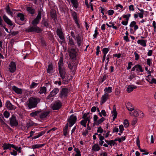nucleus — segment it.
I'll return each instance as SVG.
<instances>
[{
  "label": "nucleus",
  "instance_id": "obj_46",
  "mask_svg": "<svg viewBox=\"0 0 156 156\" xmlns=\"http://www.w3.org/2000/svg\"><path fill=\"white\" fill-rule=\"evenodd\" d=\"M102 51L104 55H106V54L109 51V49L107 48H105L103 49Z\"/></svg>",
  "mask_w": 156,
  "mask_h": 156
},
{
  "label": "nucleus",
  "instance_id": "obj_7",
  "mask_svg": "<svg viewBox=\"0 0 156 156\" xmlns=\"http://www.w3.org/2000/svg\"><path fill=\"white\" fill-rule=\"evenodd\" d=\"M68 52L69 53V56L71 58L74 59L76 58L77 54L76 49H69L68 51Z\"/></svg>",
  "mask_w": 156,
  "mask_h": 156
},
{
  "label": "nucleus",
  "instance_id": "obj_35",
  "mask_svg": "<svg viewBox=\"0 0 156 156\" xmlns=\"http://www.w3.org/2000/svg\"><path fill=\"white\" fill-rule=\"evenodd\" d=\"M112 89L111 87H106L104 89V91L105 92L108 93H111L112 92Z\"/></svg>",
  "mask_w": 156,
  "mask_h": 156
},
{
  "label": "nucleus",
  "instance_id": "obj_2",
  "mask_svg": "<svg viewBox=\"0 0 156 156\" xmlns=\"http://www.w3.org/2000/svg\"><path fill=\"white\" fill-rule=\"evenodd\" d=\"M41 99L39 98L32 97L28 99L27 106L30 109L37 107V104L40 103Z\"/></svg>",
  "mask_w": 156,
  "mask_h": 156
},
{
  "label": "nucleus",
  "instance_id": "obj_31",
  "mask_svg": "<svg viewBox=\"0 0 156 156\" xmlns=\"http://www.w3.org/2000/svg\"><path fill=\"white\" fill-rule=\"evenodd\" d=\"M45 133V131H42L41 132H40L38 134V135L35 136H34L32 137L33 139H35L41 136L44 135Z\"/></svg>",
  "mask_w": 156,
  "mask_h": 156
},
{
  "label": "nucleus",
  "instance_id": "obj_36",
  "mask_svg": "<svg viewBox=\"0 0 156 156\" xmlns=\"http://www.w3.org/2000/svg\"><path fill=\"white\" fill-rule=\"evenodd\" d=\"M51 16L52 18L55 19L56 17V14L54 10L52 9L51 10Z\"/></svg>",
  "mask_w": 156,
  "mask_h": 156
},
{
  "label": "nucleus",
  "instance_id": "obj_12",
  "mask_svg": "<svg viewBox=\"0 0 156 156\" xmlns=\"http://www.w3.org/2000/svg\"><path fill=\"white\" fill-rule=\"evenodd\" d=\"M108 98V94L106 93L103 95L101 98V100L100 102L101 105H102L106 101Z\"/></svg>",
  "mask_w": 156,
  "mask_h": 156
},
{
  "label": "nucleus",
  "instance_id": "obj_23",
  "mask_svg": "<svg viewBox=\"0 0 156 156\" xmlns=\"http://www.w3.org/2000/svg\"><path fill=\"white\" fill-rule=\"evenodd\" d=\"M126 107L127 109L130 111H132L134 109L132 107V105L130 102L127 103L126 105Z\"/></svg>",
  "mask_w": 156,
  "mask_h": 156
},
{
  "label": "nucleus",
  "instance_id": "obj_44",
  "mask_svg": "<svg viewBox=\"0 0 156 156\" xmlns=\"http://www.w3.org/2000/svg\"><path fill=\"white\" fill-rule=\"evenodd\" d=\"M90 114L89 112H87V113H85L83 115L82 118V119H86L87 117H89L90 118V116L89 115Z\"/></svg>",
  "mask_w": 156,
  "mask_h": 156
},
{
  "label": "nucleus",
  "instance_id": "obj_18",
  "mask_svg": "<svg viewBox=\"0 0 156 156\" xmlns=\"http://www.w3.org/2000/svg\"><path fill=\"white\" fill-rule=\"evenodd\" d=\"M146 40H139L137 41V43L143 47H146L147 46Z\"/></svg>",
  "mask_w": 156,
  "mask_h": 156
},
{
  "label": "nucleus",
  "instance_id": "obj_9",
  "mask_svg": "<svg viewBox=\"0 0 156 156\" xmlns=\"http://www.w3.org/2000/svg\"><path fill=\"white\" fill-rule=\"evenodd\" d=\"M9 69V71L12 73L14 72L16 70V64L15 62L12 61L10 63Z\"/></svg>",
  "mask_w": 156,
  "mask_h": 156
},
{
  "label": "nucleus",
  "instance_id": "obj_39",
  "mask_svg": "<svg viewBox=\"0 0 156 156\" xmlns=\"http://www.w3.org/2000/svg\"><path fill=\"white\" fill-rule=\"evenodd\" d=\"M52 71V65L49 64L48 67L47 72L49 73H51Z\"/></svg>",
  "mask_w": 156,
  "mask_h": 156
},
{
  "label": "nucleus",
  "instance_id": "obj_38",
  "mask_svg": "<svg viewBox=\"0 0 156 156\" xmlns=\"http://www.w3.org/2000/svg\"><path fill=\"white\" fill-rule=\"evenodd\" d=\"M84 119L82 120L80 122V124L83 126L84 127H86V119Z\"/></svg>",
  "mask_w": 156,
  "mask_h": 156
},
{
  "label": "nucleus",
  "instance_id": "obj_47",
  "mask_svg": "<svg viewBox=\"0 0 156 156\" xmlns=\"http://www.w3.org/2000/svg\"><path fill=\"white\" fill-rule=\"evenodd\" d=\"M4 115L6 118H8L9 116V113L6 111H5L4 112Z\"/></svg>",
  "mask_w": 156,
  "mask_h": 156
},
{
  "label": "nucleus",
  "instance_id": "obj_28",
  "mask_svg": "<svg viewBox=\"0 0 156 156\" xmlns=\"http://www.w3.org/2000/svg\"><path fill=\"white\" fill-rule=\"evenodd\" d=\"M68 123H67L65 127L64 128L63 130V135L66 136L67 135V130H68Z\"/></svg>",
  "mask_w": 156,
  "mask_h": 156
},
{
  "label": "nucleus",
  "instance_id": "obj_63",
  "mask_svg": "<svg viewBox=\"0 0 156 156\" xmlns=\"http://www.w3.org/2000/svg\"><path fill=\"white\" fill-rule=\"evenodd\" d=\"M132 65H133V64L132 62H129L128 63V66L127 68V69L129 70V69H130L131 67V66H132Z\"/></svg>",
  "mask_w": 156,
  "mask_h": 156
},
{
  "label": "nucleus",
  "instance_id": "obj_27",
  "mask_svg": "<svg viewBox=\"0 0 156 156\" xmlns=\"http://www.w3.org/2000/svg\"><path fill=\"white\" fill-rule=\"evenodd\" d=\"M112 112L113 113V115H114L112 119L114 121L115 120V119L117 117V113L116 111V108L115 107V105L114 106L113 108V111Z\"/></svg>",
  "mask_w": 156,
  "mask_h": 156
},
{
  "label": "nucleus",
  "instance_id": "obj_58",
  "mask_svg": "<svg viewBox=\"0 0 156 156\" xmlns=\"http://www.w3.org/2000/svg\"><path fill=\"white\" fill-rule=\"evenodd\" d=\"M76 152V154H75V156H81L80 152V151L78 150V149H77V150Z\"/></svg>",
  "mask_w": 156,
  "mask_h": 156
},
{
  "label": "nucleus",
  "instance_id": "obj_21",
  "mask_svg": "<svg viewBox=\"0 0 156 156\" xmlns=\"http://www.w3.org/2000/svg\"><path fill=\"white\" fill-rule=\"evenodd\" d=\"M49 111L44 112H42L40 115V117L41 119H43L46 117L49 114Z\"/></svg>",
  "mask_w": 156,
  "mask_h": 156
},
{
  "label": "nucleus",
  "instance_id": "obj_22",
  "mask_svg": "<svg viewBox=\"0 0 156 156\" xmlns=\"http://www.w3.org/2000/svg\"><path fill=\"white\" fill-rule=\"evenodd\" d=\"M27 10L29 13H30L32 15L34 14L35 13V9L32 7H27Z\"/></svg>",
  "mask_w": 156,
  "mask_h": 156
},
{
  "label": "nucleus",
  "instance_id": "obj_15",
  "mask_svg": "<svg viewBox=\"0 0 156 156\" xmlns=\"http://www.w3.org/2000/svg\"><path fill=\"white\" fill-rule=\"evenodd\" d=\"M59 91V89L57 88H55L53 90L50 92L49 95L47 97L48 98L49 97H50L54 96L56 95Z\"/></svg>",
  "mask_w": 156,
  "mask_h": 156
},
{
  "label": "nucleus",
  "instance_id": "obj_34",
  "mask_svg": "<svg viewBox=\"0 0 156 156\" xmlns=\"http://www.w3.org/2000/svg\"><path fill=\"white\" fill-rule=\"evenodd\" d=\"M42 23L44 25V27L47 28L48 27L49 23L47 20L43 19L42 20Z\"/></svg>",
  "mask_w": 156,
  "mask_h": 156
},
{
  "label": "nucleus",
  "instance_id": "obj_29",
  "mask_svg": "<svg viewBox=\"0 0 156 156\" xmlns=\"http://www.w3.org/2000/svg\"><path fill=\"white\" fill-rule=\"evenodd\" d=\"M17 17L19 18V19L22 21L24 20V15L22 13H19L17 14Z\"/></svg>",
  "mask_w": 156,
  "mask_h": 156
},
{
  "label": "nucleus",
  "instance_id": "obj_19",
  "mask_svg": "<svg viewBox=\"0 0 156 156\" xmlns=\"http://www.w3.org/2000/svg\"><path fill=\"white\" fill-rule=\"evenodd\" d=\"M11 146L12 148L15 147V145L13 144H7L5 143L4 144L2 147H3L4 150H7L9 149V147Z\"/></svg>",
  "mask_w": 156,
  "mask_h": 156
},
{
  "label": "nucleus",
  "instance_id": "obj_20",
  "mask_svg": "<svg viewBox=\"0 0 156 156\" xmlns=\"http://www.w3.org/2000/svg\"><path fill=\"white\" fill-rule=\"evenodd\" d=\"M130 27H134V31H136L138 28V27L136 25V22L135 21H132L129 25Z\"/></svg>",
  "mask_w": 156,
  "mask_h": 156
},
{
  "label": "nucleus",
  "instance_id": "obj_64",
  "mask_svg": "<svg viewBox=\"0 0 156 156\" xmlns=\"http://www.w3.org/2000/svg\"><path fill=\"white\" fill-rule=\"evenodd\" d=\"M136 76V75L135 74H133L131 75L129 78V79H130V80H132Z\"/></svg>",
  "mask_w": 156,
  "mask_h": 156
},
{
  "label": "nucleus",
  "instance_id": "obj_51",
  "mask_svg": "<svg viewBox=\"0 0 156 156\" xmlns=\"http://www.w3.org/2000/svg\"><path fill=\"white\" fill-rule=\"evenodd\" d=\"M13 148L15 150H16L19 153H20L21 152V147H18L15 146V147Z\"/></svg>",
  "mask_w": 156,
  "mask_h": 156
},
{
  "label": "nucleus",
  "instance_id": "obj_52",
  "mask_svg": "<svg viewBox=\"0 0 156 156\" xmlns=\"http://www.w3.org/2000/svg\"><path fill=\"white\" fill-rule=\"evenodd\" d=\"M137 119L136 118H134L132 122V125H135L137 122Z\"/></svg>",
  "mask_w": 156,
  "mask_h": 156
},
{
  "label": "nucleus",
  "instance_id": "obj_55",
  "mask_svg": "<svg viewBox=\"0 0 156 156\" xmlns=\"http://www.w3.org/2000/svg\"><path fill=\"white\" fill-rule=\"evenodd\" d=\"M134 54L135 55V60H138L139 59V56L138 53L136 52H135L134 53Z\"/></svg>",
  "mask_w": 156,
  "mask_h": 156
},
{
  "label": "nucleus",
  "instance_id": "obj_56",
  "mask_svg": "<svg viewBox=\"0 0 156 156\" xmlns=\"http://www.w3.org/2000/svg\"><path fill=\"white\" fill-rule=\"evenodd\" d=\"M114 11L112 10H110L108 11V13L109 15H112L114 13Z\"/></svg>",
  "mask_w": 156,
  "mask_h": 156
},
{
  "label": "nucleus",
  "instance_id": "obj_4",
  "mask_svg": "<svg viewBox=\"0 0 156 156\" xmlns=\"http://www.w3.org/2000/svg\"><path fill=\"white\" fill-rule=\"evenodd\" d=\"M62 105V103L60 101H58L52 104L51 108L53 110H57L60 109Z\"/></svg>",
  "mask_w": 156,
  "mask_h": 156
},
{
  "label": "nucleus",
  "instance_id": "obj_3",
  "mask_svg": "<svg viewBox=\"0 0 156 156\" xmlns=\"http://www.w3.org/2000/svg\"><path fill=\"white\" fill-rule=\"evenodd\" d=\"M58 70L61 77L62 80H64L65 77L66 72L64 67L63 66V57H60L58 62Z\"/></svg>",
  "mask_w": 156,
  "mask_h": 156
},
{
  "label": "nucleus",
  "instance_id": "obj_5",
  "mask_svg": "<svg viewBox=\"0 0 156 156\" xmlns=\"http://www.w3.org/2000/svg\"><path fill=\"white\" fill-rule=\"evenodd\" d=\"M10 124L11 126H17L18 125V121L16 119V117L12 115L9 119Z\"/></svg>",
  "mask_w": 156,
  "mask_h": 156
},
{
  "label": "nucleus",
  "instance_id": "obj_26",
  "mask_svg": "<svg viewBox=\"0 0 156 156\" xmlns=\"http://www.w3.org/2000/svg\"><path fill=\"white\" fill-rule=\"evenodd\" d=\"M100 149V147L98 144H95L92 147V150L95 151H97Z\"/></svg>",
  "mask_w": 156,
  "mask_h": 156
},
{
  "label": "nucleus",
  "instance_id": "obj_57",
  "mask_svg": "<svg viewBox=\"0 0 156 156\" xmlns=\"http://www.w3.org/2000/svg\"><path fill=\"white\" fill-rule=\"evenodd\" d=\"M97 29V27L96 28L94 31V32H95L94 34L93 35V37H94V38H96L97 37V36L98 34Z\"/></svg>",
  "mask_w": 156,
  "mask_h": 156
},
{
  "label": "nucleus",
  "instance_id": "obj_42",
  "mask_svg": "<svg viewBox=\"0 0 156 156\" xmlns=\"http://www.w3.org/2000/svg\"><path fill=\"white\" fill-rule=\"evenodd\" d=\"M123 124L125 127H128L129 125L128 120L127 119L125 120L123 122Z\"/></svg>",
  "mask_w": 156,
  "mask_h": 156
},
{
  "label": "nucleus",
  "instance_id": "obj_59",
  "mask_svg": "<svg viewBox=\"0 0 156 156\" xmlns=\"http://www.w3.org/2000/svg\"><path fill=\"white\" fill-rule=\"evenodd\" d=\"M148 82L151 84H152L153 83H156V80L155 79L153 78H152L151 81L148 80Z\"/></svg>",
  "mask_w": 156,
  "mask_h": 156
},
{
  "label": "nucleus",
  "instance_id": "obj_6",
  "mask_svg": "<svg viewBox=\"0 0 156 156\" xmlns=\"http://www.w3.org/2000/svg\"><path fill=\"white\" fill-rule=\"evenodd\" d=\"M77 119L76 117L72 115L69 119L68 120V121L69 122V127H72L76 122Z\"/></svg>",
  "mask_w": 156,
  "mask_h": 156
},
{
  "label": "nucleus",
  "instance_id": "obj_45",
  "mask_svg": "<svg viewBox=\"0 0 156 156\" xmlns=\"http://www.w3.org/2000/svg\"><path fill=\"white\" fill-rule=\"evenodd\" d=\"M68 67L71 70H72L74 68V67H76V65H74L73 63H71L68 64Z\"/></svg>",
  "mask_w": 156,
  "mask_h": 156
},
{
  "label": "nucleus",
  "instance_id": "obj_10",
  "mask_svg": "<svg viewBox=\"0 0 156 156\" xmlns=\"http://www.w3.org/2000/svg\"><path fill=\"white\" fill-rule=\"evenodd\" d=\"M2 18L5 22L7 24L10 26H12L13 25L12 21L5 14L3 15Z\"/></svg>",
  "mask_w": 156,
  "mask_h": 156
},
{
  "label": "nucleus",
  "instance_id": "obj_1",
  "mask_svg": "<svg viewBox=\"0 0 156 156\" xmlns=\"http://www.w3.org/2000/svg\"><path fill=\"white\" fill-rule=\"evenodd\" d=\"M41 17V12L39 11L36 17L32 21V24L34 26L29 27L28 28L25 29V31L27 32H35L39 33H41L42 30L36 25L38 24Z\"/></svg>",
  "mask_w": 156,
  "mask_h": 156
},
{
  "label": "nucleus",
  "instance_id": "obj_49",
  "mask_svg": "<svg viewBox=\"0 0 156 156\" xmlns=\"http://www.w3.org/2000/svg\"><path fill=\"white\" fill-rule=\"evenodd\" d=\"M70 45H74V43L73 40L71 38L69 37V42Z\"/></svg>",
  "mask_w": 156,
  "mask_h": 156
},
{
  "label": "nucleus",
  "instance_id": "obj_32",
  "mask_svg": "<svg viewBox=\"0 0 156 156\" xmlns=\"http://www.w3.org/2000/svg\"><path fill=\"white\" fill-rule=\"evenodd\" d=\"M44 145L45 144H34L32 145V148L33 149L39 148L44 146Z\"/></svg>",
  "mask_w": 156,
  "mask_h": 156
},
{
  "label": "nucleus",
  "instance_id": "obj_61",
  "mask_svg": "<svg viewBox=\"0 0 156 156\" xmlns=\"http://www.w3.org/2000/svg\"><path fill=\"white\" fill-rule=\"evenodd\" d=\"M129 9L130 11H133L134 10V6L133 5H131L129 6Z\"/></svg>",
  "mask_w": 156,
  "mask_h": 156
},
{
  "label": "nucleus",
  "instance_id": "obj_11",
  "mask_svg": "<svg viewBox=\"0 0 156 156\" xmlns=\"http://www.w3.org/2000/svg\"><path fill=\"white\" fill-rule=\"evenodd\" d=\"M5 105V107L11 110H15L16 108V107L14 105H12L9 101H7L6 102Z\"/></svg>",
  "mask_w": 156,
  "mask_h": 156
},
{
  "label": "nucleus",
  "instance_id": "obj_60",
  "mask_svg": "<svg viewBox=\"0 0 156 156\" xmlns=\"http://www.w3.org/2000/svg\"><path fill=\"white\" fill-rule=\"evenodd\" d=\"M10 153L11 155H12L14 156H16L17 154V151L15 150H13V151L10 152Z\"/></svg>",
  "mask_w": 156,
  "mask_h": 156
},
{
  "label": "nucleus",
  "instance_id": "obj_8",
  "mask_svg": "<svg viewBox=\"0 0 156 156\" xmlns=\"http://www.w3.org/2000/svg\"><path fill=\"white\" fill-rule=\"evenodd\" d=\"M68 92V89L66 88H63L60 91L59 97L62 98H65Z\"/></svg>",
  "mask_w": 156,
  "mask_h": 156
},
{
  "label": "nucleus",
  "instance_id": "obj_16",
  "mask_svg": "<svg viewBox=\"0 0 156 156\" xmlns=\"http://www.w3.org/2000/svg\"><path fill=\"white\" fill-rule=\"evenodd\" d=\"M13 90L16 93L18 94H21L22 93V90L21 89L19 88L16 86H14L12 87Z\"/></svg>",
  "mask_w": 156,
  "mask_h": 156
},
{
  "label": "nucleus",
  "instance_id": "obj_14",
  "mask_svg": "<svg viewBox=\"0 0 156 156\" xmlns=\"http://www.w3.org/2000/svg\"><path fill=\"white\" fill-rule=\"evenodd\" d=\"M56 32L57 35L61 40H63L64 39V37L63 34L61 29L58 28L57 29Z\"/></svg>",
  "mask_w": 156,
  "mask_h": 156
},
{
  "label": "nucleus",
  "instance_id": "obj_40",
  "mask_svg": "<svg viewBox=\"0 0 156 156\" xmlns=\"http://www.w3.org/2000/svg\"><path fill=\"white\" fill-rule=\"evenodd\" d=\"M99 114L100 115V116L101 117L102 116V114L103 116L104 117H105L106 116V114L105 111V110H102L101 113L99 112Z\"/></svg>",
  "mask_w": 156,
  "mask_h": 156
},
{
  "label": "nucleus",
  "instance_id": "obj_30",
  "mask_svg": "<svg viewBox=\"0 0 156 156\" xmlns=\"http://www.w3.org/2000/svg\"><path fill=\"white\" fill-rule=\"evenodd\" d=\"M35 123L32 121H29L28 122H27L26 125V127L27 129H28L31 126H34Z\"/></svg>",
  "mask_w": 156,
  "mask_h": 156
},
{
  "label": "nucleus",
  "instance_id": "obj_17",
  "mask_svg": "<svg viewBox=\"0 0 156 156\" xmlns=\"http://www.w3.org/2000/svg\"><path fill=\"white\" fill-rule=\"evenodd\" d=\"M136 88L137 87L136 86H134L133 85H129L128 86L126 90L128 93H129Z\"/></svg>",
  "mask_w": 156,
  "mask_h": 156
},
{
  "label": "nucleus",
  "instance_id": "obj_43",
  "mask_svg": "<svg viewBox=\"0 0 156 156\" xmlns=\"http://www.w3.org/2000/svg\"><path fill=\"white\" fill-rule=\"evenodd\" d=\"M136 70L137 71H138V69H139L140 71V72H143V71L142 69V67L140 65L137 64V65H136Z\"/></svg>",
  "mask_w": 156,
  "mask_h": 156
},
{
  "label": "nucleus",
  "instance_id": "obj_25",
  "mask_svg": "<svg viewBox=\"0 0 156 156\" xmlns=\"http://www.w3.org/2000/svg\"><path fill=\"white\" fill-rule=\"evenodd\" d=\"M105 119L104 117H102L100 119H99L95 122H94V125H98L99 124L101 123Z\"/></svg>",
  "mask_w": 156,
  "mask_h": 156
},
{
  "label": "nucleus",
  "instance_id": "obj_54",
  "mask_svg": "<svg viewBox=\"0 0 156 156\" xmlns=\"http://www.w3.org/2000/svg\"><path fill=\"white\" fill-rule=\"evenodd\" d=\"M119 132L122 133L124 130L123 126L122 125H120L119 126Z\"/></svg>",
  "mask_w": 156,
  "mask_h": 156
},
{
  "label": "nucleus",
  "instance_id": "obj_48",
  "mask_svg": "<svg viewBox=\"0 0 156 156\" xmlns=\"http://www.w3.org/2000/svg\"><path fill=\"white\" fill-rule=\"evenodd\" d=\"M76 40L77 42L81 41V38L80 36V35L79 34H78L76 35Z\"/></svg>",
  "mask_w": 156,
  "mask_h": 156
},
{
  "label": "nucleus",
  "instance_id": "obj_13",
  "mask_svg": "<svg viewBox=\"0 0 156 156\" xmlns=\"http://www.w3.org/2000/svg\"><path fill=\"white\" fill-rule=\"evenodd\" d=\"M133 116L136 117L140 116V117H143L144 115L143 113L142 112L136 110H135L133 112Z\"/></svg>",
  "mask_w": 156,
  "mask_h": 156
},
{
  "label": "nucleus",
  "instance_id": "obj_33",
  "mask_svg": "<svg viewBox=\"0 0 156 156\" xmlns=\"http://www.w3.org/2000/svg\"><path fill=\"white\" fill-rule=\"evenodd\" d=\"M40 112L38 111L34 112L30 114V116L32 117H34L36 116H37L38 114Z\"/></svg>",
  "mask_w": 156,
  "mask_h": 156
},
{
  "label": "nucleus",
  "instance_id": "obj_53",
  "mask_svg": "<svg viewBox=\"0 0 156 156\" xmlns=\"http://www.w3.org/2000/svg\"><path fill=\"white\" fill-rule=\"evenodd\" d=\"M104 131L103 129L101 128V127H99L98 128V129L97 131L98 133H102Z\"/></svg>",
  "mask_w": 156,
  "mask_h": 156
},
{
  "label": "nucleus",
  "instance_id": "obj_62",
  "mask_svg": "<svg viewBox=\"0 0 156 156\" xmlns=\"http://www.w3.org/2000/svg\"><path fill=\"white\" fill-rule=\"evenodd\" d=\"M151 59L150 58H148L147 60V64L149 66H150L151 65Z\"/></svg>",
  "mask_w": 156,
  "mask_h": 156
},
{
  "label": "nucleus",
  "instance_id": "obj_50",
  "mask_svg": "<svg viewBox=\"0 0 156 156\" xmlns=\"http://www.w3.org/2000/svg\"><path fill=\"white\" fill-rule=\"evenodd\" d=\"M71 3L73 4V6L75 8H77L78 7V2L77 1L76 2H72Z\"/></svg>",
  "mask_w": 156,
  "mask_h": 156
},
{
  "label": "nucleus",
  "instance_id": "obj_24",
  "mask_svg": "<svg viewBox=\"0 0 156 156\" xmlns=\"http://www.w3.org/2000/svg\"><path fill=\"white\" fill-rule=\"evenodd\" d=\"M5 10L6 12L9 14L13 17V12H12L10 9V7L9 5H7L5 8Z\"/></svg>",
  "mask_w": 156,
  "mask_h": 156
},
{
  "label": "nucleus",
  "instance_id": "obj_37",
  "mask_svg": "<svg viewBox=\"0 0 156 156\" xmlns=\"http://www.w3.org/2000/svg\"><path fill=\"white\" fill-rule=\"evenodd\" d=\"M46 87H41L40 89V91L39 93L40 94L45 93L46 92Z\"/></svg>",
  "mask_w": 156,
  "mask_h": 156
},
{
  "label": "nucleus",
  "instance_id": "obj_41",
  "mask_svg": "<svg viewBox=\"0 0 156 156\" xmlns=\"http://www.w3.org/2000/svg\"><path fill=\"white\" fill-rule=\"evenodd\" d=\"M77 13H76L74 12L73 11L72 12V16L73 17V18L74 20H76L77 19Z\"/></svg>",
  "mask_w": 156,
  "mask_h": 156
}]
</instances>
